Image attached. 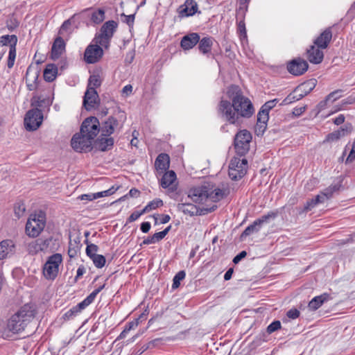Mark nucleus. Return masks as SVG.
I'll use <instances>...</instances> for the list:
<instances>
[{
	"mask_svg": "<svg viewBox=\"0 0 355 355\" xmlns=\"http://www.w3.org/2000/svg\"><path fill=\"white\" fill-rule=\"evenodd\" d=\"M227 94L231 102L221 100L218 111L230 123H238L240 117L250 118L254 114V109L252 102L243 95L239 86H230Z\"/></svg>",
	"mask_w": 355,
	"mask_h": 355,
	"instance_id": "obj_1",
	"label": "nucleus"
},
{
	"mask_svg": "<svg viewBox=\"0 0 355 355\" xmlns=\"http://www.w3.org/2000/svg\"><path fill=\"white\" fill-rule=\"evenodd\" d=\"M36 314L34 305L26 304L22 306L8 320L3 330V334L6 337H11L13 334L23 331L28 323H30Z\"/></svg>",
	"mask_w": 355,
	"mask_h": 355,
	"instance_id": "obj_2",
	"label": "nucleus"
},
{
	"mask_svg": "<svg viewBox=\"0 0 355 355\" xmlns=\"http://www.w3.org/2000/svg\"><path fill=\"white\" fill-rule=\"evenodd\" d=\"M225 196L223 189L212 182H206L202 185L189 190L188 196L197 203H215L222 200Z\"/></svg>",
	"mask_w": 355,
	"mask_h": 355,
	"instance_id": "obj_3",
	"label": "nucleus"
},
{
	"mask_svg": "<svg viewBox=\"0 0 355 355\" xmlns=\"http://www.w3.org/2000/svg\"><path fill=\"white\" fill-rule=\"evenodd\" d=\"M46 225V216L40 211L30 215L26 225V233L30 237H37Z\"/></svg>",
	"mask_w": 355,
	"mask_h": 355,
	"instance_id": "obj_4",
	"label": "nucleus"
},
{
	"mask_svg": "<svg viewBox=\"0 0 355 355\" xmlns=\"http://www.w3.org/2000/svg\"><path fill=\"white\" fill-rule=\"evenodd\" d=\"M62 263V256L60 253H55L48 257L43 266V275L48 280H54L58 273L59 268Z\"/></svg>",
	"mask_w": 355,
	"mask_h": 355,
	"instance_id": "obj_5",
	"label": "nucleus"
},
{
	"mask_svg": "<svg viewBox=\"0 0 355 355\" xmlns=\"http://www.w3.org/2000/svg\"><path fill=\"white\" fill-rule=\"evenodd\" d=\"M117 28V23L113 20L105 22L101 27L100 33L96 35L93 42L107 48L114 33Z\"/></svg>",
	"mask_w": 355,
	"mask_h": 355,
	"instance_id": "obj_6",
	"label": "nucleus"
},
{
	"mask_svg": "<svg viewBox=\"0 0 355 355\" xmlns=\"http://www.w3.org/2000/svg\"><path fill=\"white\" fill-rule=\"evenodd\" d=\"M248 168V161L240 157H233L229 165V176L233 180H236L245 175Z\"/></svg>",
	"mask_w": 355,
	"mask_h": 355,
	"instance_id": "obj_7",
	"label": "nucleus"
},
{
	"mask_svg": "<svg viewBox=\"0 0 355 355\" xmlns=\"http://www.w3.org/2000/svg\"><path fill=\"white\" fill-rule=\"evenodd\" d=\"M252 136L246 130L240 131L234 139V147L238 155L243 156L249 150Z\"/></svg>",
	"mask_w": 355,
	"mask_h": 355,
	"instance_id": "obj_8",
	"label": "nucleus"
},
{
	"mask_svg": "<svg viewBox=\"0 0 355 355\" xmlns=\"http://www.w3.org/2000/svg\"><path fill=\"white\" fill-rule=\"evenodd\" d=\"M100 130V123L95 116H90L85 119L80 128L81 134H84L92 140L99 133Z\"/></svg>",
	"mask_w": 355,
	"mask_h": 355,
	"instance_id": "obj_9",
	"label": "nucleus"
},
{
	"mask_svg": "<svg viewBox=\"0 0 355 355\" xmlns=\"http://www.w3.org/2000/svg\"><path fill=\"white\" fill-rule=\"evenodd\" d=\"M43 120L42 112L37 109L29 110L24 118V124L28 130H35L42 124Z\"/></svg>",
	"mask_w": 355,
	"mask_h": 355,
	"instance_id": "obj_10",
	"label": "nucleus"
},
{
	"mask_svg": "<svg viewBox=\"0 0 355 355\" xmlns=\"http://www.w3.org/2000/svg\"><path fill=\"white\" fill-rule=\"evenodd\" d=\"M93 141L87 136L81 134V132L78 134H76L71 139V147L76 152L88 151L92 149V145Z\"/></svg>",
	"mask_w": 355,
	"mask_h": 355,
	"instance_id": "obj_11",
	"label": "nucleus"
},
{
	"mask_svg": "<svg viewBox=\"0 0 355 355\" xmlns=\"http://www.w3.org/2000/svg\"><path fill=\"white\" fill-rule=\"evenodd\" d=\"M103 47L99 44L92 42L85 49L84 53L85 62L89 64L97 62L103 55Z\"/></svg>",
	"mask_w": 355,
	"mask_h": 355,
	"instance_id": "obj_12",
	"label": "nucleus"
},
{
	"mask_svg": "<svg viewBox=\"0 0 355 355\" xmlns=\"http://www.w3.org/2000/svg\"><path fill=\"white\" fill-rule=\"evenodd\" d=\"M52 241V237L37 239L28 243V250L29 253L32 254H35L39 252L52 250L53 248L51 246Z\"/></svg>",
	"mask_w": 355,
	"mask_h": 355,
	"instance_id": "obj_13",
	"label": "nucleus"
},
{
	"mask_svg": "<svg viewBox=\"0 0 355 355\" xmlns=\"http://www.w3.org/2000/svg\"><path fill=\"white\" fill-rule=\"evenodd\" d=\"M276 214L271 212L267 215L263 216L261 218H259L253 222L252 224L248 225L241 234V239H243L248 236H250L254 233L258 232L260 230L261 225L266 222L270 218H275Z\"/></svg>",
	"mask_w": 355,
	"mask_h": 355,
	"instance_id": "obj_14",
	"label": "nucleus"
},
{
	"mask_svg": "<svg viewBox=\"0 0 355 355\" xmlns=\"http://www.w3.org/2000/svg\"><path fill=\"white\" fill-rule=\"evenodd\" d=\"M308 63L303 59H294L287 66L289 73L294 76H300L308 69Z\"/></svg>",
	"mask_w": 355,
	"mask_h": 355,
	"instance_id": "obj_15",
	"label": "nucleus"
},
{
	"mask_svg": "<svg viewBox=\"0 0 355 355\" xmlns=\"http://www.w3.org/2000/svg\"><path fill=\"white\" fill-rule=\"evenodd\" d=\"M102 136L108 137L113 134L116 130L121 129L118 120L113 117L110 116L105 121L101 126Z\"/></svg>",
	"mask_w": 355,
	"mask_h": 355,
	"instance_id": "obj_16",
	"label": "nucleus"
},
{
	"mask_svg": "<svg viewBox=\"0 0 355 355\" xmlns=\"http://www.w3.org/2000/svg\"><path fill=\"white\" fill-rule=\"evenodd\" d=\"M98 98V94L95 89L87 88L84 96L83 105L87 110L94 108Z\"/></svg>",
	"mask_w": 355,
	"mask_h": 355,
	"instance_id": "obj_17",
	"label": "nucleus"
},
{
	"mask_svg": "<svg viewBox=\"0 0 355 355\" xmlns=\"http://www.w3.org/2000/svg\"><path fill=\"white\" fill-rule=\"evenodd\" d=\"M15 251V245L12 240H3L0 243V259H6L12 254Z\"/></svg>",
	"mask_w": 355,
	"mask_h": 355,
	"instance_id": "obj_18",
	"label": "nucleus"
},
{
	"mask_svg": "<svg viewBox=\"0 0 355 355\" xmlns=\"http://www.w3.org/2000/svg\"><path fill=\"white\" fill-rule=\"evenodd\" d=\"M307 58L310 62L313 64L320 63L324 58V53L321 48H318L315 45H311L306 51Z\"/></svg>",
	"mask_w": 355,
	"mask_h": 355,
	"instance_id": "obj_19",
	"label": "nucleus"
},
{
	"mask_svg": "<svg viewBox=\"0 0 355 355\" xmlns=\"http://www.w3.org/2000/svg\"><path fill=\"white\" fill-rule=\"evenodd\" d=\"M169 165L170 159L167 154L161 153L155 159V166L158 175H162L168 170Z\"/></svg>",
	"mask_w": 355,
	"mask_h": 355,
	"instance_id": "obj_20",
	"label": "nucleus"
},
{
	"mask_svg": "<svg viewBox=\"0 0 355 355\" xmlns=\"http://www.w3.org/2000/svg\"><path fill=\"white\" fill-rule=\"evenodd\" d=\"M332 37V33L329 28L324 31L315 40L313 44L318 46V48H321V49H324L328 46L329 43L330 42Z\"/></svg>",
	"mask_w": 355,
	"mask_h": 355,
	"instance_id": "obj_21",
	"label": "nucleus"
},
{
	"mask_svg": "<svg viewBox=\"0 0 355 355\" xmlns=\"http://www.w3.org/2000/svg\"><path fill=\"white\" fill-rule=\"evenodd\" d=\"M200 35L198 33H193L182 37L180 44L184 50H189L195 46L199 42Z\"/></svg>",
	"mask_w": 355,
	"mask_h": 355,
	"instance_id": "obj_22",
	"label": "nucleus"
},
{
	"mask_svg": "<svg viewBox=\"0 0 355 355\" xmlns=\"http://www.w3.org/2000/svg\"><path fill=\"white\" fill-rule=\"evenodd\" d=\"M306 87V83L302 84L297 87L292 94H290L284 101L283 104H289L302 98L305 94L303 90Z\"/></svg>",
	"mask_w": 355,
	"mask_h": 355,
	"instance_id": "obj_23",
	"label": "nucleus"
},
{
	"mask_svg": "<svg viewBox=\"0 0 355 355\" xmlns=\"http://www.w3.org/2000/svg\"><path fill=\"white\" fill-rule=\"evenodd\" d=\"M90 304L85 299L81 302L78 303L76 306H73L69 311H67L64 315V318L65 320H71L78 313H80L83 309L88 306Z\"/></svg>",
	"mask_w": 355,
	"mask_h": 355,
	"instance_id": "obj_24",
	"label": "nucleus"
},
{
	"mask_svg": "<svg viewBox=\"0 0 355 355\" xmlns=\"http://www.w3.org/2000/svg\"><path fill=\"white\" fill-rule=\"evenodd\" d=\"M65 44L60 37L55 39L51 49V57L58 59L64 51Z\"/></svg>",
	"mask_w": 355,
	"mask_h": 355,
	"instance_id": "obj_25",
	"label": "nucleus"
},
{
	"mask_svg": "<svg viewBox=\"0 0 355 355\" xmlns=\"http://www.w3.org/2000/svg\"><path fill=\"white\" fill-rule=\"evenodd\" d=\"M178 209L184 214L190 216L201 215L202 211V210H200L196 205L191 203L179 204Z\"/></svg>",
	"mask_w": 355,
	"mask_h": 355,
	"instance_id": "obj_26",
	"label": "nucleus"
},
{
	"mask_svg": "<svg viewBox=\"0 0 355 355\" xmlns=\"http://www.w3.org/2000/svg\"><path fill=\"white\" fill-rule=\"evenodd\" d=\"M268 112L264 110L263 109H261V110L258 112L257 114V123L256 127V132L259 131L261 133L263 132L264 130L266 128V123L268 120Z\"/></svg>",
	"mask_w": 355,
	"mask_h": 355,
	"instance_id": "obj_27",
	"label": "nucleus"
},
{
	"mask_svg": "<svg viewBox=\"0 0 355 355\" xmlns=\"http://www.w3.org/2000/svg\"><path fill=\"white\" fill-rule=\"evenodd\" d=\"M329 299V295L327 293H323L320 295L313 297L309 303V309L311 311H315L320 308L324 302Z\"/></svg>",
	"mask_w": 355,
	"mask_h": 355,
	"instance_id": "obj_28",
	"label": "nucleus"
},
{
	"mask_svg": "<svg viewBox=\"0 0 355 355\" xmlns=\"http://www.w3.org/2000/svg\"><path fill=\"white\" fill-rule=\"evenodd\" d=\"M114 146V139L105 136L101 137L96 142V147L101 151H107L110 150Z\"/></svg>",
	"mask_w": 355,
	"mask_h": 355,
	"instance_id": "obj_29",
	"label": "nucleus"
},
{
	"mask_svg": "<svg viewBox=\"0 0 355 355\" xmlns=\"http://www.w3.org/2000/svg\"><path fill=\"white\" fill-rule=\"evenodd\" d=\"M214 39L211 37H205L201 40L199 39V51L202 54H207L210 53L213 45Z\"/></svg>",
	"mask_w": 355,
	"mask_h": 355,
	"instance_id": "obj_30",
	"label": "nucleus"
},
{
	"mask_svg": "<svg viewBox=\"0 0 355 355\" xmlns=\"http://www.w3.org/2000/svg\"><path fill=\"white\" fill-rule=\"evenodd\" d=\"M176 180V174L173 171L164 173L160 181L161 186L166 189L168 188Z\"/></svg>",
	"mask_w": 355,
	"mask_h": 355,
	"instance_id": "obj_31",
	"label": "nucleus"
},
{
	"mask_svg": "<svg viewBox=\"0 0 355 355\" xmlns=\"http://www.w3.org/2000/svg\"><path fill=\"white\" fill-rule=\"evenodd\" d=\"M58 74V68L55 64H48L44 71V78L47 82L53 81Z\"/></svg>",
	"mask_w": 355,
	"mask_h": 355,
	"instance_id": "obj_32",
	"label": "nucleus"
},
{
	"mask_svg": "<svg viewBox=\"0 0 355 355\" xmlns=\"http://www.w3.org/2000/svg\"><path fill=\"white\" fill-rule=\"evenodd\" d=\"M182 12L185 13V16H193L198 12V4L195 0H186Z\"/></svg>",
	"mask_w": 355,
	"mask_h": 355,
	"instance_id": "obj_33",
	"label": "nucleus"
},
{
	"mask_svg": "<svg viewBox=\"0 0 355 355\" xmlns=\"http://www.w3.org/2000/svg\"><path fill=\"white\" fill-rule=\"evenodd\" d=\"M38 73L37 71H33V69H31L30 67L27 69L26 73V81L27 83L28 89L31 91L35 89V84L34 83H30L31 81H34L37 79Z\"/></svg>",
	"mask_w": 355,
	"mask_h": 355,
	"instance_id": "obj_34",
	"label": "nucleus"
},
{
	"mask_svg": "<svg viewBox=\"0 0 355 355\" xmlns=\"http://www.w3.org/2000/svg\"><path fill=\"white\" fill-rule=\"evenodd\" d=\"M17 43V37L15 35H6L0 37V47L3 46H16Z\"/></svg>",
	"mask_w": 355,
	"mask_h": 355,
	"instance_id": "obj_35",
	"label": "nucleus"
},
{
	"mask_svg": "<svg viewBox=\"0 0 355 355\" xmlns=\"http://www.w3.org/2000/svg\"><path fill=\"white\" fill-rule=\"evenodd\" d=\"M348 131L345 129H340L336 131H334L329 135H327L325 141L332 142L338 140L340 137H345L347 134Z\"/></svg>",
	"mask_w": 355,
	"mask_h": 355,
	"instance_id": "obj_36",
	"label": "nucleus"
},
{
	"mask_svg": "<svg viewBox=\"0 0 355 355\" xmlns=\"http://www.w3.org/2000/svg\"><path fill=\"white\" fill-rule=\"evenodd\" d=\"M340 186L338 184L330 185L326 188L318 196H322L324 198V201L332 197L333 193L339 189Z\"/></svg>",
	"mask_w": 355,
	"mask_h": 355,
	"instance_id": "obj_37",
	"label": "nucleus"
},
{
	"mask_svg": "<svg viewBox=\"0 0 355 355\" xmlns=\"http://www.w3.org/2000/svg\"><path fill=\"white\" fill-rule=\"evenodd\" d=\"M324 202V198L322 196H316L315 198H313L306 203L304 209L306 211L311 210L318 203H322Z\"/></svg>",
	"mask_w": 355,
	"mask_h": 355,
	"instance_id": "obj_38",
	"label": "nucleus"
},
{
	"mask_svg": "<svg viewBox=\"0 0 355 355\" xmlns=\"http://www.w3.org/2000/svg\"><path fill=\"white\" fill-rule=\"evenodd\" d=\"M162 205L163 202L162 200L155 199L147 204V205L143 209V212H145L146 214Z\"/></svg>",
	"mask_w": 355,
	"mask_h": 355,
	"instance_id": "obj_39",
	"label": "nucleus"
},
{
	"mask_svg": "<svg viewBox=\"0 0 355 355\" xmlns=\"http://www.w3.org/2000/svg\"><path fill=\"white\" fill-rule=\"evenodd\" d=\"M186 273L184 270L179 271L173 277L172 288H178L180 285V282L185 278Z\"/></svg>",
	"mask_w": 355,
	"mask_h": 355,
	"instance_id": "obj_40",
	"label": "nucleus"
},
{
	"mask_svg": "<svg viewBox=\"0 0 355 355\" xmlns=\"http://www.w3.org/2000/svg\"><path fill=\"white\" fill-rule=\"evenodd\" d=\"M101 81L100 79V76L98 75H92L90 76L88 80L87 88H94L96 89V87H98L101 85Z\"/></svg>",
	"mask_w": 355,
	"mask_h": 355,
	"instance_id": "obj_41",
	"label": "nucleus"
},
{
	"mask_svg": "<svg viewBox=\"0 0 355 355\" xmlns=\"http://www.w3.org/2000/svg\"><path fill=\"white\" fill-rule=\"evenodd\" d=\"M16 58V46H12L9 48V54L8 59V67L11 69L15 64V60Z\"/></svg>",
	"mask_w": 355,
	"mask_h": 355,
	"instance_id": "obj_42",
	"label": "nucleus"
},
{
	"mask_svg": "<svg viewBox=\"0 0 355 355\" xmlns=\"http://www.w3.org/2000/svg\"><path fill=\"white\" fill-rule=\"evenodd\" d=\"M94 266L98 268H103L106 262L105 258L101 254H96L91 259Z\"/></svg>",
	"mask_w": 355,
	"mask_h": 355,
	"instance_id": "obj_43",
	"label": "nucleus"
},
{
	"mask_svg": "<svg viewBox=\"0 0 355 355\" xmlns=\"http://www.w3.org/2000/svg\"><path fill=\"white\" fill-rule=\"evenodd\" d=\"M15 214L16 216L19 218L22 216H24L26 211V206L24 202H18L15 204Z\"/></svg>",
	"mask_w": 355,
	"mask_h": 355,
	"instance_id": "obj_44",
	"label": "nucleus"
},
{
	"mask_svg": "<svg viewBox=\"0 0 355 355\" xmlns=\"http://www.w3.org/2000/svg\"><path fill=\"white\" fill-rule=\"evenodd\" d=\"M119 187H115L114 186H112V187H110V189H108L107 190L96 193V197H97V198H100L111 196L113 193H114L119 189Z\"/></svg>",
	"mask_w": 355,
	"mask_h": 355,
	"instance_id": "obj_45",
	"label": "nucleus"
},
{
	"mask_svg": "<svg viewBox=\"0 0 355 355\" xmlns=\"http://www.w3.org/2000/svg\"><path fill=\"white\" fill-rule=\"evenodd\" d=\"M105 18V12L103 10L99 9L94 12L92 16V21L96 24H99L103 21Z\"/></svg>",
	"mask_w": 355,
	"mask_h": 355,
	"instance_id": "obj_46",
	"label": "nucleus"
},
{
	"mask_svg": "<svg viewBox=\"0 0 355 355\" xmlns=\"http://www.w3.org/2000/svg\"><path fill=\"white\" fill-rule=\"evenodd\" d=\"M98 250V247L93 243L87 244L86 248V254L90 259L96 255Z\"/></svg>",
	"mask_w": 355,
	"mask_h": 355,
	"instance_id": "obj_47",
	"label": "nucleus"
},
{
	"mask_svg": "<svg viewBox=\"0 0 355 355\" xmlns=\"http://www.w3.org/2000/svg\"><path fill=\"white\" fill-rule=\"evenodd\" d=\"M339 94H340V91H334V92L330 93L327 96V98L325 99V101L324 102V104L327 103V102H329V101L334 102L336 100H337L338 98H339L340 97V95ZM320 107L323 106V103L322 102H321L320 103Z\"/></svg>",
	"mask_w": 355,
	"mask_h": 355,
	"instance_id": "obj_48",
	"label": "nucleus"
},
{
	"mask_svg": "<svg viewBox=\"0 0 355 355\" xmlns=\"http://www.w3.org/2000/svg\"><path fill=\"white\" fill-rule=\"evenodd\" d=\"M121 20L123 22L125 23L130 28H132L135 21V14L129 15L122 14Z\"/></svg>",
	"mask_w": 355,
	"mask_h": 355,
	"instance_id": "obj_49",
	"label": "nucleus"
},
{
	"mask_svg": "<svg viewBox=\"0 0 355 355\" xmlns=\"http://www.w3.org/2000/svg\"><path fill=\"white\" fill-rule=\"evenodd\" d=\"M105 285H102L99 286L98 288H96L94 291H93L85 299L87 301L92 304L94 300H95L96 295L103 289Z\"/></svg>",
	"mask_w": 355,
	"mask_h": 355,
	"instance_id": "obj_50",
	"label": "nucleus"
},
{
	"mask_svg": "<svg viewBox=\"0 0 355 355\" xmlns=\"http://www.w3.org/2000/svg\"><path fill=\"white\" fill-rule=\"evenodd\" d=\"M171 227V225H169L168 227L165 228L163 231L155 233L153 234V236L155 238V240L156 243L159 242L161 240H162L166 236V235L170 231Z\"/></svg>",
	"mask_w": 355,
	"mask_h": 355,
	"instance_id": "obj_51",
	"label": "nucleus"
},
{
	"mask_svg": "<svg viewBox=\"0 0 355 355\" xmlns=\"http://www.w3.org/2000/svg\"><path fill=\"white\" fill-rule=\"evenodd\" d=\"M281 322L279 320H275L270 324L267 327V332L268 334H272L275 331L281 328Z\"/></svg>",
	"mask_w": 355,
	"mask_h": 355,
	"instance_id": "obj_52",
	"label": "nucleus"
},
{
	"mask_svg": "<svg viewBox=\"0 0 355 355\" xmlns=\"http://www.w3.org/2000/svg\"><path fill=\"white\" fill-rule=\"evenodd\" d=\"M278 102L279 100L277 98L268 101L261 107V108L269 112V111L272 109Z\"/></svg>",
	"mask_w": 355,
	"mask_h": 355,
	"instance_id": "obj_53",
	"label": "nucleus"
},
{
	"mask_svg": "<svg viewBox=\"0 0 355 355\" xmlns=\"http://www.w3.org/2000/svg\"><path fill=\"white\" fill-rule=\"evenodd\" d=\"M143 315L144 314H141L139 318L128 322L125 327L126 331L129 332L130 330L135 329L139 325V320L143 317Z\"/></svg>",
	"mask_w": 355,
	"mask_h": 355,
	"instance_id": "obj_54",
	"label": "nucleus"
},
{
	"mask_svg": "<svg viewBox=\"0 0 355 355\" xmlns=\"http://www.w3.org/2000/svg\"><path fill=\"white\" fill-rule=\"evenodd\" d=\"M145 212H143V209L141 211H134L128 218V223H132L137 220L141 215L144 214Z\"/></svg>",
	"mask_w": 355,
	"mask_h": 355,
	"instance_id": "obj_55",
	"label": "nucleus"
},
{
	"mask_svg": "<svg viewBox=\"0 0 355 355\" xmlns=\"http://www.w3.org/2000/svg\"><path fill=\"white\" fill-rule=\"evenodd\" d=\"M355 159V140L354 141L352 146V149L349 152L348 157H347L346 162H352Z\"/></svg>",
	"mask_w": 355,
	"mask_h": 355,
	"instance_id": "obj_56",
	"label": "nucleus"
},
{
	"mask_svg": "<svg viewBox=\"0 0 355 355\" xmlns=\"http://www.w3.org/2000/svg\"><path fill=\"white\" fill-rule=\"evenodd\" d=\"M79 198L81 200L92 201L93 200L97 199V197H96V193H93L83 194L79 197Z\"/></svg>",
	"mask_w": 355,
	"mask_h": 355,
	"instance_id": "obj_57",
	"label": "nucleus"
},
{
	"mask_svg": "<svg viewBox=\"0 0 355 355\" xmlns=\"http://www.w3.org/2000/svg\"><path fill=\"white\" fill-rule=\"evenodd\" d=\"M286 315L291 319H296L300 316V311L296 309H290Z\"/></svg>",
	"mask_w": 355,
	"mask_h": 355,
	"instance_id": "obj_58",
	"label": "nucleus"
},
{
	"mask_svg": "<svg viewBox=\"0 0 355 355\" xmlns=\"http://www.w3.org/2000/svg\"><path fill=\"white\" fill-rule=\"evenodd\" d=\"M71 26L70 20H66L60 28V34H64V31H67L69 27Z\"/></svg>",
	"mask_w": 355,
	"mask_h": 355,
	"instance_id": "obj_59",
	"label": "nucleus"
},
{
	"mask_svg": "<svg viewBox=\"0 0 355 355\" xmlns=\"http://www.w3.org/2000/svg\"><path fill=\"white\" fill-rule=\"evenodd\" d=\"M247 255V253L245 251L241 252L239 254H237L234 258L233 259V262L234 263H238L242 259L245 257Z\"/></svg>",
	"mask_w": 355,
	"mask_h": 355,
	"instance_id": "obj_60",
	"label": "nucleus"
},
{
	"mask_svg": "<svg viewBox=\"0 0 355 355\" xmlns=\"http://www.w3.org/2000/svg\"><path fill=\"white\" fill-rule=\"evenodd\" d=\"M139 194H140V191L138 189H137L135 188H132L130 190L128 193H127L126 195H128V197L137 198V197H139Z\"/></svg>",
	"mask_w": 355,
	"mask_h": 355,
	"instance_id": "obj_61",
	"label": "nucleus"
},
{
	"mask_svg": "<svg viewBox=\"0 0 355 355\" xmlns=\"http://www.w3.org/2000/svg\"><path fill=\"white\" fill-rule=\"evenodd\" d=\"M150 223L149 222H144L141 223V230L144 232V233H147L149 232L150 229Z\"/></svg>",
	"mask_w": 355,
	"mask_h": 355,
	"instance_id": "obj_62",
	"label": "nucleus"
},
{
	"mask_svg": "<svg viewBox=\"0 0 355 355\" xmlns=\"http://www.w3.org/2000/svg\"><path fill=\"white\" fill-rule=\"evenodd\" d=\"M305 110H306L305 106L295 107V108H294L293 113L295 116H300L305 111Z\"/></svg>",
	"mask_w": 355,
	"mask_h": 355,
	"instance_id": "obj_63",
	"label": "nucleus"
},
{
	"mask_svg": "<svg viewBox=\"0 0 355 355\" xmlns=\"http://www.w3.org/2000/svg\"><path fill=\"white\" fill-rule=\"evenodd\" d=\"M132 86L131 85H125L122 89L123 94H125L126 96L130 95L132 93Z\"/></svg>",
	"mask_w": 355,
	"mask_h": 355,
	"instance_id": "obj_64",
	"label": "nucleus"
}]
</instances>
